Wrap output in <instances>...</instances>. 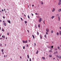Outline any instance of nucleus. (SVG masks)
<instances>
[{"label": "nucleus", "mask_w": 61, "mask_h": 61, "mask_svg": "<svg viewBox=\"0 0 61 61\" xmlns=\"http://www.w3.org/2000/svg\"><path fill=\"white\" fill-rule=\"evenodd\" d=\"M34 6V5H32V6Z\"/></svg>", "instance_id": "13d9d810"}, {"label": "nucleus", "mask_w": 61, "mask_h": 61, "mask_svg": "<svg viewBox=\"0 0 61 61\" xmlns=\"http://www.w3.org/2000/svg\"><path fill=\"white\" fill-rule=\"evenodd\" d=\"M2 46V44H0V46Z\"/></svg>", "instance_id": "c85d7f7f"}, {"label": "nucleus", "mask_w": 61, "mask_h": 61, "mask_svg": "<svg viewBox=\"0 0 61 61\" xmlns=\"http://www.w3.org/2000/svg\"><path fill=\"white\" fill-rule=\"evenodd\" d=\"M46 35H47V34H48V33L47 32H46Z\"/></svg>", "instance_id": "a19ab883"}, {"label": "nucleus", "mask_w": 61, "mask_h": 61, "mask_svg": "<svg viewBox=\"0 0 61 61\" xmlns=\"http://www.w3.org/2000/svg\"><path fill=\"white\" fill-rule=\"evenodd\" d=\"M4 25H5V26H6V23H4Z\"/></svg>", "instance_id": "6e6552de"}, {"label": "nucleus", "mask_w": 61, "mask_h": 61, "mask_svg": "<svg viewBox=\"0 0 61 61\" xmlns=\"http://www.w3.org/2000/svg\"><path fill=\"white\" fill-rule=\"evenodd\" d=\"M42 58L43 59V60H45V59H46V58H44V57H42Z\"/></svg>", "instance_id": "423d86ee"}, {"label": "nucleus", "mask_w": 61, "mask_h": 61, "mask_svg": "<svg viewBox=\"0 0 61 61\" xmlns=\"http://www.w3.org/2000/svg\"><path fill=\"white\" fill-rule=\"evenodd\" d=\"M58 19H60V17H58Z\"/></svg>", "instance_id": "4d7b16f0"}, {"label": "nucleus", "mask_w": 61, "mask_h": 61, "mask_svg": "<svg viewBox=\"0 0 61 61\" xmlns=\"http://www.w3.org/2000/svg\"><path fill=\"white\" fill-rule=\"evenodd\" d=\"M38 27H40V24H39V25H38Z\"/></svg>", "instance_id": "aec40b11"}, {"label": "nucleus", "mask_w": 61, "mask_h": 61, "mask_svg": "<svg viewBox=\"0 0 61 61\" xmlns=\"http://www.w3.org/2000/svg\"><path fill=\"white\" fill-rule=\"evenodd\" d=\"M55 10V8H53L52 10V12H54Z\"/></svg>", "instance_id": "7ed1b4c3"}, {"label": "nucleus", "mask_w": 61, "mask_h": 61, "mask_svg": "<svg viewBox=\"0 0 61 61\" xmlns=\"http://www.w3.org/2000/svg\"><path fill=\"white\" fill-rule=\"evenodd\" d=\"M42 19L40 18V19L39 20V21L40 23H41V21H42Z\"/></svg>", "instance_id": "f257e3e1"}, {"label": "nucleus", "mask_w": 61, "mask_h": 61, "mask_svg": "<svg viewBox=\"0 0 61 61\" xmlns=\"http://www.w3.org/2000/svg\"><path fill=\"white\" fill-rule=\"evenodd\" d=\"M27 31L28 32V33H29V30H27Z\"/></svg>", "instance_id": "5fc2aeb1"}, {"label": "nucleus", "mask_w": 61, "mask_h": 61, "mask_svg": "<svg viewBox=\"0 0 61 61\" xmlns=\"http://www.w3.org/2000/svg\"><path fill=\"white\" fill-rule=\"evenodd\" d=\"M27 23V21H25V24H26V23Z\"/></svg>", "instance_id": "a878e982"}, {"label": "nucleus", "mask_w": 61, "mask_h": 61, "mask_svg": "<svg viewBox=\"0 0 61 61\" xmlns=\"http://www.w3.org/2000/svg\"><path fill=\"white\" fill-rule=\"evenodd\" d=\"M27 57H28V59H29V56L28 55H27Z\"/></svg>", "instance_id": "f8f14e48"}, {"label": "nucleus", "mask_w": 61, "mask_h": 61, "mask_svg": "<svg viewBox=\"0 0 61 61\" xmlns=\"http://www.w3.org/2000/svg\"><path fill=\"white\" fill-rule=\"evenodd\" d=\"M56 57H58V55L56 56Z\"/></svg>", "instance_id": "bf43d9fd"}, {"label": "nucleus", "mask_w": 61, "mask_h": 61, "mask_svg": "<svg viewBox=\"0 0 61 61\" xmlns=\"http://www.w3.org/2000/svg\"><path fill=\"white\" fill-rule=\"evenodd\" d=\"M28 17L29 19L30 18V17H29V15H28Z\"/></svg>", "instance_id": "5701e85b"}, {"label": "nucleus", "mask_w": 61, "mask_h": 61, "mask_svg": "<svg viewBox=\"0 0 61 61\" xmlns=\"http://www.w3.org/2000/svg\"><path fill=\"white\" fill-rule=\"evenodd\" d=\"M28 45H26V47H28Z\"/></svg>", "instance_id": "c03bdc74"}, {"label": "nucleus", "mask_w": 61, "mask_h": 61, "mask_svg": "<svg viewBox=\"0 0 61 61\" xmlns=\"http://www.w3.org/2000/svg\"><path fill=\"white\" fill-rule=\"evenodd\" d=\"M59 1L60 2H61V0H59Z\"/></svg>", "instance_id": "a18cd8bd"}, {"label": "nucleus", "mask_w": 61, "mask_h": 61, "mask_svg": "<svg viewBox=\"0 0 61 61\" xmlns=\"http://www.w3.org/2000/svg\"><path fill=\"white\" fill-rule=\"evenodd\" d=\"M41 3L42 5L44 4V3L43 2H41Z\"/></svg>", "instance_id": "7c9ffc66"}, {"label": "nucleus", "mask_w": 61, "mask_h": 61, "mask_svg": "<svg viewBox=\"0 0 61 61\" xmlns=\"http://www.w3.org/2000/svg\"><path fill=\"white\" fill-rule=\"evenodd\" d=\"M60 35H61V31H60Z\"/></svg>", "instance_id": "6ab92c4d"}, {"label": "nucleus", "mask_w": 61, "mask_h": 61, "mask_svg": "<svg viewBox=\"0 0 61 61\" xmlns=\"http://www.w3.org/2000/svg\"><path fill=\"white\" fill-rule=\"evenodd\" d=\"M3 18H4V19H5V16H3Z\"/></svg>", "instance_id": "c756f323"}, {"label": "nucleus", "mask_w": 61, "mask_h": 61, "mask_svg": "<svg viewBox=\"0 0 61 61\" xmlns=\"http://www.w3.org/2000/svg\"><path fill=\"white\" fill-rule=\"evenodd\" d=\"M20 19L21 20H22V21H23V19H22V18L21 17Z\"/></svg>", "instance_id": "f704fd0d"}, {"label": "nucleus", "mask_w": 61, "mask_h": 61, "mask_svg": "<svg viewBox=\"0 0 61 61\" xmlns=\"http://www.w3.org/2000/svg\"><path fill=\"white\" fill-rule=\"evenodd\" d=\"M44 37H45V38H46V34L44 36Z\"/></svg>", "instance_id": "9d476101"}, {"label": "nucleus", "mask_w": 61, "mask_h": 61, "mask_svg": "<svg viewBox=\"0 0 61 61\" xmlns=\"http://www.w3.org/2000/svg\"><path fill=\"white\" fill-rule=\"evenodd\" d=\"M61 11V9L59 10H58L59 12H60V11Z\"/></svg>", "instance_id": "f3484780"}, {"label": "nucleus", "mask_w": 61, "mask_h": 61, "mask_svg": "<svg viewBox=\"0 0 61 61\" xmlns=\"http://www.w3.org/2000/svg\"><path fill=\"white\" fill-rule=\"evenodd\" d=\"M22 41L23 42V43H27V40H26V41H24V40Z\"/></svg>", "instance_id": "f03ea898"}, {"label": "nucleus", "mask_w": 61, "mask_h": 61, "mask_svg": "<svg viewBox=\"0 0 61 61\" xmlns=\"http://www.w3.org/2000/svg\"><path fill=\"white\" fill-rule=\"evenodd\" d=\"M56 53H57V51H56Z\"/></svg>", "instance_id": "052dcab7"}, {"label": "nucleus", "mask_w": 61, "mask_h": 61, "mask_svg": "<svg viewBox=\"0 0 61 61\" xmlns=\"http://www.w3.org/2000/svg\"><path fill=\"white\" fill-rule=\"evenodd\" d=\"M1 50L2 52H3V51H4V50L3 49H2Z\"/></svg>", "instance_id": "2f4dec72"}, {"label": "nucleus", "mask_w": 61, "mask_h": 61, "mask_svg": "<svg viewBox=\"0 0 61 61\" xmlns=\"http://www.w3.org/2000/svg\"><path fill=\"white\" fill-rule=\"evenodd\" d=\"M7 10H8H8H9L8 9H7Z\"/></svg>", "instance_id": "0e129e2a"}, {"label": "nucleus", "mask_w": 61, "mask_h": 61, "mask_svg": "<svg viewBox=\"0 0 61 61\" xmlns=\"http://www.w3.org/2000/svg\"><path fill=\"white\" fill-rule=\"evenodd\" d=\"M60 47H61V45H60Z\"/></svg>", "instance_id": "774afa93"}, {"label": "nucleus", "mask_w": 61, "mask_h": 61, "mask_svg": "<svg viewBox=\"0 0 61 61\" xmlns=\"http://www.w3.org/2000/svg\"><path fill=\"white\" fill-rule=\"evenodd\" d=\"M56 34L57 36H59V33L57 32L56 33Z\"/></svg>", "instance_id": "ddd939ff"}, {"label": "nucleus", "mask_w": 61, "mask_h": 61, "mask_svg": "<svg viewBox=\"0 0 61 61\" xmlns=\"http://www.w3.org/2000/svg\"><path fill=\"white\" fill-rule=\"evenodd\" d=\"M2 37H3V38H5V36H4L3 35L2 36Z\"/></svg>", "instance_id": "412c9836"}, {"label": "nucleus", "mask_w": 61, "mask_h": 61, "mask_svg": "<svg viewBox=\"0 0 61 61\" xmlns=\"http://www.w3.org/2000/svg\"><path fill=\"white\" fill-rule=\"evenodd\" d=\"M58 49H60V47H59V46L58 47Z\"/></svg>", "instance_id": "bb28decb"}, {"label": "nucleus", "mask_w": 61, "mask_h": 61, "mask_svg": "<svg viewBox=\"0 0 61 61\" xmlns=\"http://www.w3.org/2000/svg\"><path fill=\"white\" fill-rule=\"evenodd\" d=\"M58 58H61V56H58Z\"/></svg>", "instance_id": "2eb2a0df"}, {"label": "nucleus", "mask_w": 61, "mask_h": 61, "mask_svg": "<svg viewBox=\"0 0 61 61\" xmlns=\"http://www.w3.org/2000/svg\"><path fill=\"white\" fill-rule=\"evenodd\" d=\"M29 61H31V59L30 58Z\"/></svg>", "instance_id": "c9c22d12"}, {"label": "nucleus", "mask_w": 61, "mask_h": 61, "mask_svg": "<svg viewBox=\"0 0 61 61\" xmlns=\"http://www.w3.org/2000/svg\"><path fill=\"white\" fill-rule=\"evenodd\" d=\"M50 57H52V55H50L49 56Z\"/></svg>", "instance_id": "72a5a7b5"}, {"label": "nucleus", "mask_w": 61, "mask_h": 61, "mask_svg": "<svg viewBox=\"0 0 61 61\" xmlns=\"http://www.w3.org/2000/svg\"><path fill=\"white\" fill-rule=\"evenodd\" d=\"M4 57H5V55H4Z\"/></svg>", "instance_id": "49530a36"}, {"label": "nucleus", "mask_w": 61, "mask_h": 61, "mask_svg": "<svg viewBox=\"0 0 61 61\" xmlns=\"http://www.w3.org/2000/svg\"><path fill=\"white\" fill-rule=\"evenodd\" d=\"M37 35H39V32H37Z\"/></svg>", "instance_id": "4be33fe9"}, {"label": "nucleus", "mask_w": 61, "mask_h": 61, "mask_svg": "<svg viewBox=\"0 0 61 61\" xmlns=\"http://www.w3.org/2000/svg\"><path fill=\"white\" fill-rule=\"evenodd\" d=\"M2 31L3 32H4L5 31V30L4 29H2Z\"/></svg>", "instance_id": "1a4fd4ad"}, {"label": "nucleus", "mask_w": 61, "mask_h": 61, "mask_svg": "<svg viewBox=\"0 0 61 61\" xmlns=\"http://www.w3.org/2000/svg\"><path fill=\"white\" fill-rule=\"evenodd\" d=\"M53 47H54V46H51V48H53Z\"/></svg>", "instance_id": "b1692460"}, {"label": "nucleus", "mask_w": 61, "mask_h": 61, "mask_svg": "<svg viewBox=\"0 0 61 61\" xmlns=\"http://www.w3.org/2000/svg\"><path fill=\"white\" fill-rule=\"evenodd\" d=\"M40 36L41 39H42V36L40 35Z\"/></svg>", "instance_id": "9b49d317"}, {"label": "nucleus", "mask_w": 61, "mask_h": 61, "mask_svg": "<svg viewBox=\"0 0 61 61\" xmlns=\"http://www.w3.org/2000/svg\"><path fill=\"white\" fill-rule=\"evenodd\" d=\"M38 53V51L37 50V52H36V54H37Z\"/></svg>", "instance_id": "a211bd4d"}, {"label": "nucleus", "mask_w": 61, "mask_h": 61, "mask_svg": "<svg viewBox=\"0 0 61 61\" xmlns=\"http://www.w3.org/2000/svg\"><path fill=\"white\" fill-rule=\"evenodd\" d=\"M20 58L21 59H22V57H21V56H20Z\"/></svg>", "instance_id": "09e8293b"}, {"label": "nucleus", "mask_w": 61, "mask_h": 61, "mask_svg": "<svg viewBox=\"0 0 61 61\" xmlns=\"http://www.w3.org/2000/svg\"><path fill=\"white\" fill-rule=\"evenodd\" d=\"M2 12H4V10H2Z\"/></svg>", "instance_id": "37998d69"}, {"label": "nucleus", "mask_w": 61, "mask_h": 61, "mask_svg": "<svg viewBox=\"0 0 61 61\" xmlns=\"http://www.w3.org/2000/svg\"><path fill=\"white\" fill-rule=\"evenodd\" d=\"M32 37H33V39H35V37L34 36V35H32Z\"/></svg>", "instance_id": "4468645a"}, {"label": "nucleus", "mask_w": 61, "mask_h": 61, "mask_svg": "<svg viewBox=\"0 0 61 61\" xmlns=\"http://www.w3.org/2000/svg\"><path fill=\"white\" fill-rule=\"evenodd\" d=\"M54 54H56V52H54Z\"/></svg>", "instance_id": "8fccbe9b"}, {"label": "nucleus", "mask_w": 61, "mask_h": 61, "mask_svg": "<svg viewBox=\"0 0 61 61\" xmlns=\"http://www.w3.org/2000/svg\"><path fill=\"white\" fill-rule=\"evenodd\" d=\"M54 17H55V16H52L51 17V19H53V18H54Z\"/></svg>", "instance_id": "0eeeda50"}, {"label": "nucleus", "mask_w": 61, "mask_h": 61, "mask_svg": "<svg viewBox=\"0 0 61 61\" xmlns=\"http://www.w3.org/2000/svg\"><path fill=\"white\" fill-rule=\"evenodd\" d=\"M3 52V54H4V52Z\"/></svg>", "instance_id": "e2e57ef3"}, {"label": "nucleus", "mask_w": 61, "mask_h": 61, "mask_svg": "<svg viewBox=\"0 0 61 61\" xmlns=\"http://www.w3.org/2000/svg\"><path fill=\"white\" fill-rule=\"evenodd\" d=\"M53 30H51V33H53Z\"/></svg>", "instance_id": "cd10ccee"}, {"label": "nucleus", "mask_w": 61, "mask_h": 61, "mask_svg": "<svg viewBox=\"0 0 61 61\" xmlns=\"http://www.w3.org/2000/svg\"><path fill=\"white\" fill-rule=\"evenodd\" d=\"M7 22L9 23V24H11V22H10V21L8 20Z\"/></svg>", "instance_id": "39448f33"}, {"label": "nucleus", "mask_w": 61, "mask_h": 61, "mask_svg": "<svg viewBox=\"0 0 61 61\" xmlns=\"http://www.w3.org/2000/svg\"><path fill=\"white\" fill-rule=\"evenodd\" d=\"M5 20H3V23H4V22H5Z\"/></svg>", "instance_id": "603ef678"}, {"label": "nucleus", "mask_w": 61, "mask_h": 61, "mask_svg": "<svg viewBox=\"0 0 61 61\" xmlns=\"http://www.w3.org/2000/svg\"><path fill=\"white\" fill-rule=\"evenodd\" d=\"M29 42H30L31 41H30V40H29Z\"/></svg>", "instance_id": "6e6d98bb"}, {"label": "nucleus", "mask_w": 61, "mask_h": 61, "mask_svg": "<svg viewBox=\"0 0 61 61\" xmlns=\"http://www.w3.org/2000/svg\"><path fill=\"white\" fill-rule=\"evenodd\" d=\"M46 31L47 32H49V29H47L46 30Z\"/></svg>", "instance_id": "20e7f679"}, {"label": "nucleus", "mask_w": 61, "mask_h": 61, "mask_svg": "<svg viewBox=\"0 0 61 61\" xmlns=\"http://www.w3.org/2000/svg\"><path fill=\"white\" fill-rule=\"evenodd\" d=\"M9 33H7V35L8 36L9 35Z\"/></svg>", "instance_id": "e433bc0d"}, {"label": "nucleus", "mask_w": 61, "mask_h": 61, "mask_svg": "<svg viewBox=\"0 0 61 61\" xmlns=\"http://www.w3.org/2000/svg\"><path fill=\"white\" fill-rule=\"evenodd\" d=\"M1 27H0V30H1Z\"/></svg>", "instance_id": "69168bd1"}, {"label": "nucleus", "mask_w": 61, "mask_h": 61, "mask_svg": "<svg viewBox=\"0 0 61 61\" xmlns=\"http://www.w3.org/2000/svg\"><path fill=\"white\" fill-rule=\"evenodd\" d=\"M37 13H35V15H37Z\"/></svg>", "instance_id": "de8ad7c7"}, {"label": "nucleus", "mask_w": 61, "mask_h": 61, "mask_svg": "<svg viewBox=\"0 0 61 61\" xmlns=\"http://www.w3.org/2000/svg\"><path fill=\"white\" fill-rule=\"evenodd\" d=\"M31 15H32V16H33V15H33V14L32 13H31Z\"/></svg>", "instance_id": "79ce46f5"}, {"label": "nucleus", "mask_w": 61, "mask_h": 61, "mask_svg": "<svg viewBox=\"0 0 61 61\" xmlns=\"http://www.w3.org/2000/svg\"><path fill=\"white\" fill-rule=\"evenodd\" d=\"M24 15V16H25H25H26V15Z\"/></svg>", "instance_id": "864d4df0"}, {"label": "nucleus", "mask_w": 61, "mask_h": 61, "mask_svg": "<svg viewBox=\"0 0 61 61\" xmlns=\"http://www.w3.org/2000/svg\"><path fill=\"white\" fill-rule=\"evenodd\" d=\"M34 44L35 46H36V43H34Z\"/></svg>", "instance_id": "58836bf2"}, {"label": "nucleus", "mask_w": 61, "mask_h": 61, "mask_svg": "<svg viewBox=\"0 0 61 61\" xmlns=\"http://www.w3.org/2000/svg\"><path fill=\"white\" fill-rule=\"evenodd\" d=\"M0 40H1V39H2V38H0Z\"/></svg>", "instance_id": "338daca9"}, {"label": "nucleus", "mask_w": 61, "mask_h": 61, "mask_svg": "<svg viewBox=\"0 0 61 61\" xmlns=\"http://www.w3.org/2000/svg\"><path fill=\"white\" fill-rule=\"evenodd\" d=\"M1 20H0V22H1Z\"/></svg>", "instance_id": "680f3d73"}, {"label": "nucleus", "mask_w": 61, "mask_h": 61, "mask_svg": "<svg viewBox=\"0 0 61 61\" xmlns=\"http://www.w3.org/2000/svg\"><path fill=\"white\" fill-rule=\"evenodd\" d=\"M23 48L24 49H25V46H23Z\"/></svg>", "instance_id": "393cba45"}, {"label": "nucleus", "mask_w": 61, "mask_h": 61, "mask_svg": "<svg viewBox=\"0 0 61 61\" xmlns=\"http://www.w3.org/2000/svg\"><path fill=\"white\" fill-rule=\"evenodd\" d=\"M52 51H51V50H50L49 51V52H52Z\"/></svg>", "instance_id": "4c0bfd02"}, {"label": "nucleus", "mask_w": 61, "mask_h": 61, "mask_svg": "<svg viewBox=\"0 0 61 61\" xmlns=\"http://www.w3.org/2000/svg\"><path fill=\"white\" fill-rule=\"evenodd\" d=\"M60 29H61V27H60Z\"/></svg>", "instance_id": "3c124183"}, {"label": "nucleus", "mask_w": 61, "mask_h": 61, "mask_svg": "<svg viewBox=\"0 0 61 61\" xmlns=\"http://www.w3.org/2000/svg\"><path fill=\"white\" fill-rule=\"evenodd\" d=\"M58 5H61V2H60L59 3H58Z\"/></svg>", "instance_id": "dca6fc26"}, {"label": "nucleus", "mask_w": 61, "mask_h": 61, "mask_svg": "<svg viewBox=\"0 0 61 61\" xmlns=\"http://www.w3.org/2000/svg\"><path fill=\"white\" fill-rule=\"evenodd\" d=\"M55 50H57V49L56 48H55Z\"/></svg>", "instance_id": "ea45409f"}, {"label": "nucleus", "mask_w": 61, "mask_h": 61, "mask_svg": "<svg viewBox=\"0 0 61 61\" xmlns=\"http://www.w3.org/2000/svg\"><path fill=\"white\" fill-rule=\"evenodd\" d=\"M58 15H59V14H57L56 15V16H58Z\"/></svg>", "instance_id": "473e14b6"}]
</instances>
